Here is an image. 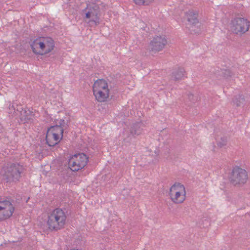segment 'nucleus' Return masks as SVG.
<instances>
[{
	"mask_svg": "<svg viewBox=\"0 0 250 250\" xmlns=\"http://www.w3.org/2000/svg\"><path fill=\"white\" fill-rule=\"evenodd\" d=\"M65 122L64 120L60 119L59 120H57L56 121V125L55 126H58L60 127L61 128L63 129V127L64 126Z\"/></svg>",
	"mask_w": 250,
	"mask_h": 250,
	"instance_id": "obj_20",
	"label": "nucleus"
},
{
	"mask_svg": "<svg viewBox=\"0 0 250 250\" xmlns=\"http://www.w3.org/2000/svg\"><path fill=\"white\" fill-rule=\"evenodd\" d=\"M14 210L15 208L9 199H0V220L10 217Z\"/></svg>",
	"mask_w": 250,
	"mask_h": 250,
	"instance_id": "obj_10",
	"label": "nucleus"
},
{
	"mask_svg": "<svg viewBox=\"0 0 250 250\" xmlns=\"http://www.w3.org/2000/svg\"><path fill=\"white\" fill-rule=\"evenodd\" d=\"M66 220L64 211L60 208H57L48 213L47 224L49 229L58 230L63 228Z\"/></svg>",
	"mask_w": 250,
	"mask_h": 250,
	"instance_id": "obj_2",
	"label": "nucleus"
},
{
	"mask_svg": "<svg viewBox=\"0 0 250 250\" xmlns=\"http://www.w3.org/2000/svg\"><path fill=\"white\" fill-rule=\"evenodd\" d=\"M33 52L36 54L44 55L51 52L55 46L53 40L49 37H40L31 44Z\"/></svg>",
	"mask_w": 250,
	"mask_h": 250,
	"instance_id": "obj_3",
	"label": "nucleus"
},
{
	"mask_svg": "<svg viewBox=\"0 0 250 250\" xmlns=\"http://www.w3.org/2000/svg\"><path fill=\"white\" fill-rule=\"evenodd\" d=\"M63 129L58 126H51L46 134V144L53 146L58 144L63 137Z\"/></svg>",
	"mask_w": 250,
	"mask_h": 250,
	"instance_id": "obj_6",
	"label": "nucleus"
},
{
	"mask_svg": "<svg viewBox=\"0 0 250 250\" xmlns=\"http://www.w3.org/2000/svg\"><path fill=\"white\" fill-rule=\"evenodd\" d=\"M227 144V139L225 137H221L220 140L217 141V146L219 147H222L226 146Z\"/></svg>",
	"mask_w": 250,
	"mask_h": 250,
	"instance_id": "obj_19",
	"label": "nucleus"
},
{
	"mask_svg": "<svg viewBox=\"0 0 250 250\" xmlns=\"http://www.w3.org/2000/svg\"><path fill=\"white\" fill-rule=\"evenodd\" d=\"M79 250L78 249H72V250Z\"/></svg>",
	"mask_w": 250,
	"mask_h": 250,
	"instance_id": "obj_22",
	"label": "nucleus"
},
{
	"mask_svg": "<svg viewBox=\"0 0 250 250\" xmlns=\"http://www.w3.org/2000/svg\"><path fill=\"white\" fill-rule=\"evenodd\" d=\"M185 75V71L183 68H178L172 72V78L174 80L179 81L186 77Z\"/></svg>",
	"mask_w": 250,
	"mask_h": 250,
	"instance_id": "obj_15",
	"label": "nucleus"
},
{
	"mask_svg": "<svg viewBox=\"0 0 250 250\" xmlns=\"http://www.w3.org/2000/svg\"><path fill=\"white\" fill-rule=\"evenodd\" d=\"M88 157L84 153L73 155L69 159V166L72 171H78L83 168L87 164Z\"/></svg>",
	"mask_w": 250,
	"mask_h": 250,
	"instance_id": "obj_8",
	"label": "nucleus"
},
{
	"mask_svg": "<svg viewBox=\"0 0 250 250\" xmlns=\"http://www.w3.org/2000/svg\"><path fill=\"white\" fill-rule=\"evenodd\" d=\"M244 102V97L242 95H239V97H236L233 100V103L237 106H240Z\"/></svg>",
	"mask_w": 250,
	"mask_h": 250,
	"instance_id": "obj_17",
	"label": "nucleus"
},
{
	"mask_svg": "<svg viewBox=\"0 0 250 250\" xmlns=\"http://www.w3.org/2000/svg\"><path fill=\"white\" fill-rule=\"evenodd\" d=\"M83 20L88 23L97 26L100 23L99 4L95 1L86 2V6L81 12Z\"/></svg>",
	"mask_w": 250,
	"mask_h": 250,
	"instance_id": "obj_1",
	"label": "nucleus"
},
{
	"mask_svg": "<svg viewBox=\"0 0 250 250\" xmlns=\"http://www.w3.org/2000/svg\"><path fill=\"white\" fill-rule=\"evenodd\" d=\"M9 110H10V113H12L15 112V107L13 104H9Z\"/></svg>",
	"mask_w": 250,
	"mask_h": 250,
	"instance_id": "obj_21",
	"label": "nucleus"
},
{
	"mask_svg": "<svg viewBox=\"0 0 250 250\" xmlns=\"http://www.w3.org/2000/svg\"><path fill=\"white\" fill-rule=\"evenodd\" d=\"M167 43L165 37L157 36L153 38L150 43V48L152 51H160L162 50Z\"/></svg>",
	"mask_w": 250,
	"mask_h": 250,
	"instance_id": "obj_11",
	"label": "nucleus"
},
{
	"mask_svg": "<svg viewBox=\"0 0 250 250\" xmlns=\"http://www.w3.org/2000/svg\"><path fill=\"white\" fill-rule=\"evenodd\" d=\"M96 99L99 102H105L109 96V91H93Z\"/></svg>",
	"mask_w": 250,
	"mask_h": 250,
	"instance_id": "obj_14",
	"label": "nucleus"
},
{
	"mask_svg": "<svg viewBox=\"0 0 250 250\" xmlns=\"http://www.w3.org/2000/svg\"><path fill=\"white\" fill-rule=\"evenodd\" d=\"M169 195L171 200L175 204H181L186 197V191L184 185L175 183L169 189Z\"/></svg>",
	"mask_w": 250,
	"mask_h": 250,
	"instance_id": "obj_5",
	"label": "nucleus"
},
{
	"mask_svg": "<svg viewBox=\"0 0 250 250\" xmlns=\"http://www.w3.org/2000/svg\"><path fill=\"white\" fill-rule=\"evenodd\" d=\"M250 26V22L244 18H236L231 21L230 28L236 34H243L247 32Z\"/></svg>",
	"mask_w": 250,
	"mask_h": 250,
	"instance_id": "obj_7",
	"label": "nucleus"
},
{
	"mask_svg": "<svg viewBox=\"0 0 250 250\" xmlns=\"http://www.w3.org/2000/svg\"><path fill=\"white\" fill-rule=\"evenodd\" d=\"M143 126V125L142 123H137L135 124L131 127V129L130 130L131 134L132 135H140L142 132Z\"/></svg>",
	"mask_w": 250,
	"mask_h": 250,
	"instance_id": "obj_16",
	"label": "nucleus"
},
{
	"mask_svg": "<svg viewBox=\"0 0 250 250\" xmlns=\"http://www.w3.org/2000/svg\"><path fill=\"white\" fill-rule=\"evenodd\" d=\"M198 11L194 10H189L186 14L188 21L192 25L199 23Z\"/></svg>",
	"mask_w": 250,
	"mask_h": 250,
	"instance_id": "obj_13",
	"label": "nucleus"
},
{
	"mask_svg": "<svg viewBox=\"0 0 250 250\" xmlns=\"http://www.w3.org/2000/svg\"><path fill=\"white\" fill-rule=\"evenodd\" d=\"M109 91L108 85L106 81L99 79L95 81L93 85V91Z\"/></svg>",
	"mask_w": 250,
	"mask_h": 250,
	"instance_id": "obj_12",
	"label": "nucleus"
},
{
	"mask_svg": "<svg viewBox=\"0 0 250 250\" xmlns=\"http://www.w3.org/2000/svg\"><path fill=\"white\" fill-rule=\"evenodd\" d=\"M248 179L247 171L238 167H234L232 170L230 180L234 185H240L245 184Z\"/></svg>",
	"mask_w": 250,
	"mask_h": 250,
	"instance_id": "obj_9",
	"label": "nucleus"
},
{
	"mask_svg": "<svg viewBox=\"0 0 250 250\" xmlns=\"http://www.w3.org/2000/svg\"><path fill=\"white\" fill-rule=\"evenodd\" d=\"M23 171V167L19 164H13L9 167L3 168L0 174L7 182L18 181Z\"/></svg>",
	"mask_w": 250,
	"mask_h": 250,
	"instance_id": "obj_4",
	"label": "nucleus"
},
{
	"mask_svg": "<svg viewBox=\"0 0 250 250\" xmlns=\"http://www.w3.org/2000/svg\"><path fill=\"white\" fill-rule=\"evenodd\" d=\"M154 0H133L134 3L137 5H148Z\"/></svg>",
	"mask_w": 250,
	"mask_h": 250,
	"instance_id": "obj_18",
	"label": "nucleus"
}]
</instances>
